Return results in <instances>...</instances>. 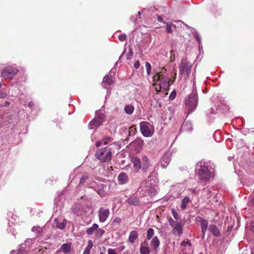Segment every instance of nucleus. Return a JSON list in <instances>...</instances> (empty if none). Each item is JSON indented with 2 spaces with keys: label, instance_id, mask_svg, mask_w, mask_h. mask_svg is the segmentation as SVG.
<instances>
[{
  "label": "nucleus",
  "instance_id": "obj_27",
  "mask_svg": "<svg viewBox=\"0 0 254 254\" xmlns=\"http://www.w3.org/2000/svg\"><path fill=\"white\" fill-rule=\"evenodd\" d=\"M132 144L133 145L140 148L143 145V141L140 138H137L132 142Z\"/></svg>",
  "mask_w": 254,
  "mask_h": 254
},
{
  "label": "nucleus",
  "instance_id": "obj_14",
  "mask_svg": "<svg viewBox=\"0 0 254 254\" xmlns=\"http://www.w3.org/2000/svg\"><path fill=\"white\" fill-rule=\"evenodd\" d=\"M118 180L120 185H124L128 181V177L127 173L122 172L118 175Z\"/></svg>",
  "mask_w": 254,
  "mask_h": 254
},
{
  "label": "nucleus",
  "instance_id": "obj_7",
  "mask_svg": "<svg viewBox=\"0 0 254 254\" xmlns=\"http://www.w3.org/2000/svg\"><path fill=\"white\" fill-rule=\"evenodd\" d=\"M15 67L9 66L4 68L1 72V77L5 80L11 79L18 72Z\"/></svg>",
  "mask_w": 254,
  "mask_h": 254
},
{
  "label": "nucleus",
  "instance_id": "obj_40",
  "mask_svg": "<svg viewBox=\"0 0 254 254\" xmlns=\"http://www.w3.org/2000/svg\"><path fill=\"white\" fill-rule=\"evenodd\" d=\"M166 31L169 33H172L173 32L171 25L168 24V23H166Z\"/></svg>",
  "mask_w": 254,
  "mask_h": 254
},
{
  "label": "nucleus",
  "instance_id": "obj_25",
  "mask_svg": "<svg viewBox=\"0 0 254 254\" xmlns=\"http://www.w3.org/2000/svg\"><path fill=\"white\" fill-rule=\"evenodd\" d=\"M99 226L98 225L94 223L92 225V226L91 227L88 228L86 230V233L88 235H91L93 232L98 228Z\"/></svg>",
  "mask_w": 254,
  "mask_h": 254
},
{
  "label": "nucleus",
  "instance_id": "obj_24",
  "mask_svg": "<svg viewBox=\"0 0 254 254\" xmlns=\"http://www.w3.org/2000/svg\"><path fill=\"white\" fill-rule=\"evenodd\" d=\"M61 250L64 253H69L71 250L70 245L67 243L63 244L61 247Z\"/></svg>",
  "mask_w": 254,
  "mask_h": 254
},
{
  "label": "nucleus",
  "instance_id": "obj_56",
  "mask_svg": "<svg viewBox=\"0 0 254 254\" xmlns=\"http://www.w3.org/2000/svg\"><path fill=\"white\" fill-rule=\"evenodd\" d=\"M2 86V84L0 82V88Z\"/></svg>",
  "mask_w": 254,
  "mask_h": 254
},
{
  "label": "nucleus",
  "instance_id": "obj_2",
  "mask_svg": "<svg viewBox=\"0 0 254 254\" xmlns=\"http://www.w3.org/2000/svg\"><path fill=\"white\" fill-rule=\"evenodd\" d=\"M196 174L201 181L206 182L210 180L212 177V171L209 169L206 163L202 162L196 164Z\"/></svg>",
  "mask_w": 254,
  "mask_h": 254
},
{
  "label": "nucleus",
  "instance_id": "obj_60",
  "mask_svg": "<svg viewBox=\"0 0 254 254\" xmlns=\"http://www.w3.org/2000/svg\"><path fill=\"white\" fill-rule=\"evenodd\" d=\"M99 254H104L103 253H102V252H101V253H100Z\"/></svg>",
  "mask_w": 254,
  "mask_h": 254
},
{
  "label": "nucleus",
  "instance_id": "obj_9",
  "mask_svg": "<svg viewBox=\"0 0 254 254\" xmlns=\"http://www.w3.org/2000/svg\"><path fill=\"white\" fill-rule=\"evenodd\" d=\"M192 64L186 60H182L179 65V72L181 75L186 74L187 76H189L190 74Z\"/></svg>",
  "mask_w": 254,
  "mask_h": 254
},
{
  "label": "nucleus",
  "instance_id": "obj_6",
  "mask_svg": "<svg viewBox=\"0 0 254 254\" xmlns=\"http://www.w3.org/2000/svg\"><path fill=\"white\" fill-rule=\"evenodd\" d=\"M154 78L155 80L160 81L159 85L160 88H162L165 90L169 88L170 79L169 77L166 76L161 73H157L154 76Z\"/></svg>",
  "mask_w": 254,
  "mask_h": 254
},
{
  "label": "nucleus",
  "instance_id": "obj_16",
  "mask_svg": "<svg viewBox=\"0 0 254 254\" xmlns=\"http://www.w3.org/2000/svg\"><path fill=\"white\" fill-rule=\"evenodd\" d=\"M113 83V81L111 76L106 75L103 78L102 85L104 88L108 89Z\"/></svg>",
  "mask_w": 254,
  "mask_h": 254
},
{
  "label": "nucleus",
  "instance_id": "obj_10",
  "mask_svg": "<svg viewBox=\"0 0 254 254\" xmlns=\"http://www.w3.org/2000/svg\"><path fill=\"white\" fill-rule=\"evenodd\" d=\"M149 123L146 122H141L140 124V130L142 134L145 137H150L153 133L148 127Z\"/></svg>",
  "mask_w": 254,
  "mask_h": 254
},
{
  "label": "nucleus",
  "instance_id": "obj_48",
  "mask_svg": "<svg viewBox=\"0 0 254 254\" xmlns=\"http://www.w3.org/2000/svg\"><path fill=\"white\" fill-rule=\"evenodd\" d=\"M139 65H140V64H139V61H136L134 64V68H135L136 69H137L138 68H139Z\"/></svg>",
  "mask_w": 254,
  "mask_h": 254
},
{
  "label": "nucleus",
  "instance_id": "obj_45",
  "mask_svg": "<svg viewBox=\"0 0 254 254\" xmlns=\"http://www.w3.org/2000/svg\"><path fill=\"white\" fill-rule=\"evenodd\" d=\"M9 105H10V102H9L8 101H6V102H5L4 104L0 105V107H8L9 106Z\"/></svg>",
  "mask_w": 254,
  "mask_h": 254
},
{
  "label": "nucleus",
  "instance_id": "obj_32",
  "mask_svg": "<svg viewBox=\"0 0 254 254\" xmlns=\"http://www.w3.org/2000/svg\"><path fill=\"white\" fill-rule=\"evenodd\" d=\"M105 231L104 230L98 228L95 231V235L97 237L100 238L105 233Z\"/></svg>",
  "mask_w": 254,
  "mask_h": 254
},
{
  "label": "nucleus",
  "instance_id": "obj_52",
  "mask_svg": "<svg viewBox=\"0 0 254 254\" xmlns=\"http://www.w3.org/2000/svg\"><path fill=\"white\" fill-rule=\"evenodd\" d=\"M157 20L159 22H163V18L160 16H158Z\"/></svg>",
  "mask_w": 254,
  "mask_h": 254
},
{
  "label": "nucleus",
  "instance_id": "obj_18",
  "mask_svg": "<svg viewBox=\"0 0 254 254\" xmlns=\"http://www.w3.org/2000/svg\"><path fill=\"white\" fill-rule=\"evenodd\" d=\"M171 161V158L169 154L164 155L161 161V166L163 168H166L169 164Z\"/></svg>",
  "mask_w": 254,
  "mask_h": 254
},
{
  "label": "nucleus",
  "instance_id": "obj_44",
  "mask_svg": "<svg viewBox=\"0 0 254 254\" xmlns=\"http://www.w3.org/2000/svg\"><path fill=\"white\" fill-rule=\"evenodd\" d=\"M111 140V138L110 137H107L106 138H104L103 139L104 140V144L105 145H106L108 143V141Z\"/></svg>",
  "mask_w": 254,
  "mask_h": 254
},
{
  "label": "nucleus",
  "instance_id": "obj_61",
  "mask_svg": "<svg viewBox=\"0 0 254 254\" xmlns=\"http://www.w3.org/2000/svg\"><path fill=\"white\" fill-rule=\"evenodd\" d=\"M172 26H174V27L176 26L175 25H174V24H173Z\"/></svg>",
  "mask_w": 254,
  "mask_h": 254
},
{
  "label": "nucleus",
  "instance_id": "obj_1",
  "mask_svg": "<svg viewBox=\"0 0 254 254\" xmlns=\"http://www.w3.org/2000/svg\"><path fill=\"white\" fill-rule=\"evenodd\" d=\"M198 101V98L196 86L195 83H194L191 94L188 95L185 99L186 108L188 111L189 113H190L196 109L197 106Z\"/></svg>",
  "mask_w": 254,
  "mask_h": 254
},
{
  "label": "nucleus",
  "instance_id": "obj_31",
  "mask_svg": "<svg viewBox=\"0 0 254 254\" xmlns=\"http://www.w3.org/2000/svg\"><path fill=\"white\" fill-rule=\"evenodd\" d=\"M140 252L141 254H149L150 250L148 247L141 246L140 248Z\"/></svg>",
  "mask_w": 254,
  "mask_h": 254
},
{
  "label": "nucleus",
  "instance_id": "obj_13",
  "mask_svg": "<svg viewBox=\"0 0 254 254\" xmlns=\"http://www.w3.org/2000/svg\"><path fill=\"white\" fill-rule=\"evenodd\" d=\"M105 186L103 184H101L100 186H97L95 184H93V185L91 186V188H93L98 193V194L101 197H104L106 195V192L104 190Z\"/></svg>",
  "mask_w": 254,
  "mask_h": 254
},
{
  "label": "nucleus",
  "instance_id": "obj_36",
  "mask_svg": "<svg viewBox=\"0 0 254 254\" xmlns=\"http://www.w3.org/2000/svg\"><path fill=\"white\" fill-rule=\"evenodd\" d=\"M8 94L6 93L4 89L0 91V99H3L6 98Z\"/></svg>",
  "mask_w": 254,
  "mask_h": 254
},
{
  "label": "nucleus",
  "instance_id": "obj_5",
  "mask_svg": "<svg viewBox=\"0 0 254 254\" xmlns=\"http://www.w3.org/2000/svg\"><path fill=\"white\" fill-rule=\"evenodd\" d=\"M105 119V115L100 111H96L95 117L89 124V128L90 129L97 128L100 126L104 122Z\"/></svg>",
  "mask_w": 254,
  "mask_h": 254
},
{
  "label": "nucleus",
  "instance_id": "obj_42",
  "mask_svg": "<svg viewBox=\"0 0 254 254\" xmlns=\"http://www.w3.org/2000/svg\"><path fill=\"white\" fill-rule=\"evenodd\" d=\"M108 254H117L115 249H109L108 250Z\"/></svg>",
  "mask_w": 254,
  "mask_h": 254
},
{
  "label": "nucleus",
  "instance_id": "obj_53",
  "mask_svg": "<svg viewBox=\"0 0 254 254\" xmlns=\"http://www.w3.org/2000/svg\"><path fill=\"white\" fill-rule=\"evenodd\" d=\"M28 106L29 107L31 108L32 106H34V103L32 102H30L29 103H28Z\"/></svg>",
  "mask_w": 254,
  "mask_h": 254
},
{
  "label": "nucleus",
  "instance_id": "obj_8",
  "mask_svg": "<svg viewBox=\"0 0 254 254\" xmlns=\"http://www.w3.org/2000/svg\"><path fill=\"white\" fill-rule=\"evenodd\" d=\"M169 225L173 228L172 233L174 235H181L183 233V224L181 222L175 221L172 218L168 219Z\"/></svg>",
  "mask_w": 254,
  "mask_h": 254
},
{
  "label": "nucleus",
  "instance_id": "obj_54",
  "mask_svg": "<svg viewBox=\"0 0 254 254\" xmlns=\"http://www.w3.org/2000/svg\"><path fill=\"white\" fill-rule=\"evenodd\" d=\"M251 203L252 204L254 205V197L252 199V200L251 201Z\"/></svg>",
  "mask_w": 254,
  "mask_h": 254
},
{
  "label": "nucleus",
  "instance_id": "obj_4",
  "mask_svg": "<svg viewBox=\"0 0 254 254\" xmlns=\"http://www.w3.org/2000/svg\"><path fill=\"white\" fill-rule=\"evenodd\" d=\"M138 190L140 192H142V194L143 196L147 195L153 196L155 194V188L152 187L151 183L146 181L141 182L138 188Z\"/></svg>",
  "mask_w": 254,
  "mask_h": 254
},
{
  "label": "nucleus",
  "instance_id": "obj_38",
  "mask_svg": "<svg viewBox=\"0 0 254 254\" xmlns=\"http://www.w3.org/2000/svg\"><path fill=\"white\" fill-rule=\"evenodd\" d=\"M118 38L120 41L123 42L127 39V36L125 34H122L119 35Z\"/></svg>",
  "mask_w": 254,
  "mask_h": 254
},
{
  "label": "nucleus",
  "instance_id": "obj_12",
  "mask_svg": "<svg viewBox=\"0 0 254 254\" xmlns=\"http://www.w3.org/2000/svg\"><path fill=\"white\" fill-rule=\"evenodd\" d=\"M131 161L133 164V169L135 172H137L141 168L140 159L137 156H133L131 157Z\"/></svg>",
  "mask_w": 254,
  "mask_h": 254
},
{
  "label": "nucleus",
  "instance_id": "obj_28",
  "mask_svg": "<svg viewBox=\"0 0 254 254\" xmlns=\"http://www.w3.org/2000/svg\"><path fill=\"white\" fill-rule=\"evenodd\" d=\"M93 246V242L92 240H89L88 241V245L86 248H85L83 254H89L90 253V250L92 248Z\"/></svg>",
  "mask_w": 254,
  "mask_h": 254
},
{
  "label": "nucleus",
  "instance_id": "obj_49",
  "mask_svg": "<svg viewBox=\"0 0 254 254\" xmlns=\"http://www.w3.org/2000/svg\"><path fill=\"white\" fill-rule=\"evenodd\" d=\"M125 249V246H124V245L121 246L119 248V251L121 252L122 251H123Z\"/></svg>",
  "mask_w": 254,
  "mask_h": 254
},
{
  "label": "nucleus",
  "instance_id": "obj_35",
  "mask_svg": "<svg viewBox=\"0 0 254 254\" xmlns=\"http://www.w3.org/2000/svg\"><path fill=\"white\" fill-rule=\"evenodd\" d=\"M171 211H172V214L173 217H174L175 220L177 221L179 219V217L178 212L176 211H175V210L174 209H172Z\"/></svg>",
  "mask_w": 254,
  "mask_h": 254
},
{
  "label": "nucleus",
  "instance_id": "obj_37",
  "mask_svg": "<svg viewBox=\"0 0 254 254\" xmlns=\"http://www.w3.org/2000/svg\"><path fill=\"white\" fill-rule=\"evenodd\" d=\"M181 245L183 247L191 246V243L190 241H184L181 243Z\"/></svg>",
  "mask_w": 254,
  "mask_h": 254
},
{
  "label": "nucleus",
  "instance_id": "obj_41",
  "mask_svg": "<svg viewBox=\"0 0 254 254\" xmlns=\"http://www.w3.org/2000/svg\"><path fill=\"white\" fill-rule=\"evenodd\" d=\"M176 96V92L173 91L171 93L169 96V99L170 100H174L175 99V97Z\"/></svg>",
  "mask_w": 254,
  "mask_h": 254
},
{
  "label": "nucleus",
  "instance_id": "obj_22",
  "mask_svg": "<svg viewBox=\"0 0 254 254\" xmlns=\"http://www.w3.org/2000/svg\"><path fill=\"white\" fill-rule=\"evenodd\" d=\"M208 230L215 236L220 235V232L217 227L213 224L209 225Z\"/></svg>",
  "mask_w": 254,
  "mask_h": 254
},
{
  "label": "nucleus",
  "instance_id": "obj_17",
  "mask_svg": "<svg viewBox=\"0 0 254 254\" xmlns=\"http://www.w3.org/2000/svg\"><path fill=\"white\" fill-rule=\"evenodd\" d=\"M129 205L132 206H138L140 204V201L138 197L136 196H130L126 201Z\"/></svg>",
  "mask_w": 254,
  "mask_h": 254
},
{
  "label": "nucleus",
  "instance_id": "obj_47",
  "mask_svg": "<svg viewBox=\"0 0 254 254\" xmlns=\"http://www.w3.org/2000/svg\"><path fill=\"white\" fill-rule=\"evenodd\" d=\"M195 39L196 40L199 42L200 43V37L199 36V34L197 33H196L195 34Z\"/></svg>",
  "mask_w": 254,
  "mask_h": 254
},
{
  "label": "nucleus",
  "instance_id": "obj_30",
  "mask_svg": "<svg viewBox=\"0 0 254 254\" xmlns=\"http://www.w3.org/2000/svg\"><path fill=\"white\" fill-rule=\"evenodd\" d=\"M89 178V174L87 173H84L82 176H81L80 181H79V184L82 185L83 184L85 181L88 180Z\"/></svg>",
  "mask_w": 254,
  "mask_h": 254
},
{
  "label": "nucleus",
  "instance_id": "obj_11",
  "mask_svg": "<svg viewBox=\"0 0 254 254\" xmlns=\"http://www.w3.org/2000/svg\"><path fill=\"white\" fill-rule=\"evenodd\" d=\"M110 212L109 209L101 207L98 211L99 220L100 222H105L110 215Z\"/></svg>",
  "mask_w": 254,
  "mask_h": 254
},
{
  "label": "nucleus",
  "instance_id": "obj_3",
  "mask_svg": "<svg viewBox=\"0 0 254 254\" xmlns=\"http://www.w3.org/2000/svg\"><path fill=\"white\" fill-rule=\"evenodd\" d=\"M112 153L110 149L107 147L98 149L95 153L96 158L102 162H107L111 160Z\"/></svg>",
  "mask_w": 254,
  "mask_h": 254
},
{
  "label": "nucleus",
  "instance_id": "obj_21",
  "mask_svg": "<svg viewBox=\"0 0 254 254\" xmlns=\"http://www.w3.org/2000/svg\"><path fill=\"white\" fill-rule=\"evenodd\" d=\"M138 238V233L136 231H131L129 234L128 241L131 243H134V241Z\"/></svg>",
  "mask_w": 254,
  "mask_h": 254
},
{
  "label": "nucleus",
  "instance_id": "obj_29",
  "mask_svg": "<svg viewBox=\"0 0 254 254\" xmlns=\"http://www.w3.org/2000/svg\"><path fill=\"white\" fill-rule=\"evenodd\" d=\"M190 201V199L188 197H185L182 201L181 207L182 209H185L187 205V204L189 203Z\"/></svg>",
  "mask_w": 254,
  "mask_h": 254
},
{
  "label": "nucleus",
  "instance_id": "obj_26",
  "mask_svg": "<svg viewBox=\"0 0 254 254\" xmlns=\"http://www.w3.org/2000/svg\"><path fill=\"white\" fill-rule=\"evenodd\" d=\"M134 110V108L131 105H126L124 109L125 113L129 115L133 113Z\"/></svg>",
  "mask_w": 254,
  "mask_h": 254
},
{
  "label": "nucleus",
  "instance_id": "obj_57",
  "mask_svg": "<svg viewBox=\"0 0 254 254\" xmlns=\"http://www.w3.org/2000/svg\"><path fill=\"white\" fill-rule=\"evenodd\" d=\"M186 124V123H184V124H183V127H184L185 126Z\"/></svg>",
  "mask_w": 254,
  "mask_h": 254
},
{
  "label": "nucleus",
  "instance_id": "obj_39",
  "mask_svg": "<svg viewBox=\"0 0 254 254\" xmlns=\"http://www.w3.org/2000/svg\"><path fill=\"white\" fill-rule=\"evenodd\" d=\"M136 131V128L135 126H132L129 128V134H135Z\"/></svg>",
  "mask_w": 254,
  "mask_h": 254
},
{
  "label": "nucleus",
  "instance_id": "obj_58",
  "mask_svg": "<svg viewBox=\"0 0 254 254\" xmlns=\"http://www.w3.org/2000/svg\"><path fill=\"white\" fill-rule=\"evenodd\" d=\"M213 110L212 109H211V114H212V113H213Z\"/></svg>",
  "mask_w": 254,
  "mask_h": 254
},
{
  "label": "nucleus",
  "instance_id": "obj_59",
  "mask_svg": "<svg viewBox=\"0 0 254 254\" xmlns=\"http://www.w3.org/2000/svg\"><path fill=\"white\" fill-rule=\"evenodd\" d=\"M138 14H139V15H140L141 13H140V11H138Z\"/></svg>",
  "mask_w": 254,
  "mask_h": 254
},
{
  "label": "nucleus",
  "instance_id": "obj_20",
  "mask_svg": "<svg viewBox=\"0 0 254 254\" xmlns=\"http://www.w3.org/2000/svg\"><path fill=\"white\" fill-rule=\"evenodd\" d=\"M142 171L145 173L149 166V159L146 156H143L142 158Z\"/></svg>",
  "mask_w": 254,
  "mask_h": 254
},
{
  "label": "nucleus",
  "instance_id": "obj_43",
  "mask_svg": "<svg viewBox=\"0 0 254 254\" xmlns=\"http://www.w3.org/2000/svg\"><path fill=\"white\" fill-rule=\"evenodd\" d=\"M32 231L33 232H36V233H38L40 232V227H33L32 228Z\"/></svg>",
  "mask_w": 254,
  "mask_h": 254
},
{
  "label": "nucleus",
  "instance_id": "obj_23",
  "mask_svg": "<svg viewBox=\"0 0 254 254\" xmlns=\"http://www.w3.org/2000/svg\"><path fill=\"white\" fill-rule=\"evenodd\" d=\"M160 245V241L157 237H154L150 243V245L153 247V248L156 250Z\"/></svg>",
  "mask_w": 254,
  "mask_h": 254
},
{
  "label": "nucleus",
  "instance_id": "obj_50",
  "mask_svg": "<svg viewBox=\"0 0 254 254\" xmlns=\"http://www.w3.org/2000/svg\"><path fill=\"white\" fill-rule=\"evenodd\" d=\"M102 144V141L98 140L96 142V146L97 147H99Z\"/></svg>",
  "mask_w": 254,
  "mask_h": 254
},
{
  "label": "nucleus",
  "instance_id": "obj_19",
  "mask_svg": "<svg viewBox=\"0 0 254 254\" xmlns=\"http://www.w3.org/2000/svg\"><path fill=\"white\" fill-rule=\"evenodd\" d=\"M200 225L201 228V232L202 234V238H203L205 235V233L208 227L207 221L204 219H201Z\"/></svg>",
  "mask_w": 254,
  "mask_h": 254
},
{
  "label": "nucleus",
  "instance_id": "obj_33",
  "mask_svg": "<svg viewBox=\"0 0 254 254\" xmlns=\"http://www.w3.org/2000/svg\"><path fill=\"white\" fill-rule=\"evenodd\" d=\"M154 234V231L152 228H149L147 232V239L150 240Z\"/></svg>",
  "mask_w": 254,
  "mask_h": 254
},
{
  "label": "nucleus",
  "instance_id": "obj_34",
  "mask_svg": "<svg viewBox=\"0 0 254 254\" xmlns=\"http://www.w3.org/2000/svg\"><path fill=\"white\" fill-rule=\"evenodd\" d=\"M145 66H146L147 74L148 75H149L151 73V65L149 63L146 62L145 63Z\"/></svg>",
  "mask_w": 254,
  "mask_h": 254
},
{
  "label": "nucleus",
  "instance_id": "obj_55",
  "mask_svg": "<svg viewBox=\"0 0 254 254\" xmlns=\"http://www.w3.org/2000/svg\"><path fill=\"white\" fill-rule=\"evenodd\" d=\"M91 138H92V139L94 138V135H93V134H92V135H91Z\"/></svg>",
  "mask_w": 254,
  "mask_h": 254
},
{
  "label": "nucleus",
  "instance_id": "obj_46",
  "mask_svg": "<svg viewBox=\"0 0 254 254\" xmlns=\"http://www.w3.org/2000/svg\"><path fill=\"white\" fill-rule=\"evenodd\" d=\"M121 222V219L120 218H116L114 220V223L119 224Z\"/></svg>",
  "mask_w": 254,
  "mask_h": 254
},
{
  "label": "nucleus",
  "instance_id": "obj_51",
  "mask_svg": "<svg viewBox=\"0 0 254 254\" xmlns=\"http://www.w3.org/2000/svg\"><path fill=\"white\" fill-rule=\"evenodd\" d=\"M251 229L253 232H254V222H252L251 224Z\"/></svg>",
  "mask_w": 254,
  "mask_h": 254
},
{
  "label": "nucleus",
  "instance_id": "obj_15",
  "mask_svg": "<svg viewBox=\"0 0 254 254\" xmlns=\"http://www.w3.org/2000/svg\"><path fill=\"white\" fill-rule=\"evenodd\" d=\"M66 221V219H60L58 218H56L54 220V223L56 224V227L61 230L65 228Z\"/></svg>",
  "mask_w": 254,
  "mask_h": 254
}]
</instances>
